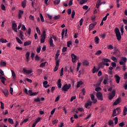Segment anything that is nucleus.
Instances as JSON below:
<instances>
[{
	"label": "nucleus",
	"mask_w": 127,
	"mask_h": 127,
	"mask_svg": "<svg viewBox=\"0 0 127 127\" xmlns=\"http://www.w3.org/2000/svg\"><path fill=\"white\" fill-rule=\"evenodd\" d=\"M115 32L116 35L117 40H118V41H120L121 39H122V36L121 35V32H120V30L119 29V28H116L115 29Z\"/></svg>",
	"instance_id": "obj_1"
},
{
	"label": "nucleus",
	"mask_w": 127,
	"mask_h": 127,
	"mask_svg": "<svg viewBox=\"0 0 127 127\" xmlns=\"http://www.w3.org/2000/svg\"><path fill=\"white\" fill-rule=\"evenodd\" d=\"M71 88V84H65L64 85L63 88H62V91H64V92H68V90Z\"/></svg>",
	"instance_id": "obj_2"
},
{
	"label": "nucleus",
	"mask_w": 127,
	"mask_h": 127,
	"mask_svg": "<svg viewBox=\"0 0 127 127\" xmlns=\"http://www.w3.org/2000/svg\"><path fill=\"white\" fill-rule=\"evenodd\" d=\"M46 38V31L44 30L43 31L42 35L41 38V43H44L45 42V39Z\"/></svg>",
	"instance_id": "obj_3"
},
{
	"label": "nucleus",
	"mask_w": 127,
	"mask_h": 127,
	"mask_svg": "<svg viewBox=\"0 0 127 127\" xmlns=\"http://www.w3.org/2000/svg\"><path fill=\"white\" fill-rule=\"evenodd\" d=\"M127 58L122 57L121 58V61L119 62V64H120V65H125V64L127 63Z\"/></svg>",
	"instance_id": "obj_4"
},
{
	"label": "nucleus",
	"mask_w": 127,
	"mask_h": 127,
	"mask_svg": "<svg viewBox=\"0 0 127 127\" xmlns=\"http://www.w3.org/2000/svg\"><path fill=\"white\" fill-rule=\"evenodd\" d=\"M96 97L98 100H100V101H103V94L101 92H97L96 93Z\"/></svg>",
	"instance_id": "obj_5"
},
{
	"label": "nucleus",
	"mask_w": 127,
	"mask_h": 127,
	"mask_svg": "<svg viewBox=\"0 0 127 127\" xmlns=\"http://www.w3.org/2000/svg\"><path fill=\"white\" fill-rule=\"evenodd\" d=\"M102 60H103V63H104V66H109L110 64H109V63H108V62H111V61H110V60L107 59V58H104L102 59Z\"/></svg>",
	"instance_id": "obj_6"
},
{
	"label": "nucleus",
	"mask_w": 127,
	"mask_h": 127,
	"mask_svg": "<svg viewBox=\"0 0 127 127\" xmlns=\"http://www.w3.org/2000/svg\"><path fill=\"white\" fill-rule=\"evenodd\" d=\"M60 55V50H58L57 51V53L56 54L55 59L56 60V62H60V60H58V57H59V56Z\"/></svg>",
	"instance_id": "obj_7"
},
{
	"label": "nucleus",
	"mask_w": 127,
	"mask_h": 127,
	"mask_svg": "<svg viewBox=\"0 0 127 127\" xmlns=\"http://www.w3.org/2000/svg\"><path fill=\"white\" fill-rule=\"evenodd\" d=\"M116 96V90H113L110 95H109V100H113V98Z\"/></svg>",
	"instance_id": "obj_8"
},
{
	"label": "nucleus",
	"mask_w": 127,
	"mask_h": 127,
	"mask_svg": "<svg viewBox=\"0 0 127 127\" xmlns=\"http://www.w3.org/2000/svg\"><path fill=\"white\" fill-rule=\"evenodd\" d=\"M122 102V98L119 97L115 102H114L113 103V106H117V105H119L120 103Z\"/></svg>",
	"instance_id": "obj_9"
},
{
	"label": "nucleus",
	"mask_w": 127,
	"mask_h": 127,
	"mask_svg": "<svg viewBox=\"0 0 127 127\" xmlns=\"http://www.w3.org/2000/svg\"><path fill=\"white\" fill-rule=\"evenodd\" d=\"M71 57L72 58V62L73 63H75V62H76L77 61V56L76 55H75V54H72L71 55Z\"/></svg>",
	"instance_id": "obj_10"
},
{
	"label": "nucleus",
	"mask_w": 127,
	"mask_h": 127,
	"mask_svg": "<svg viewBox=\"0 0 127 127\" xmlns=\"http://www.w3.org/2000/svg\"><path fill=\"white\" fill-rule=\"evenodd\" d=\"M115 78L116 82L117 84L120 83V81H121V77L118 75V74H116L114 76Z\"/></svg>",
	"instance_id": "obj_11"
},
{
	"label": "nucleus",
	"mask_w": 127,
	"mask_h": 127,
	"mask_svg": "<svg viewBox=\"0 0 127 127\" xmlns=\"http://www.w3.org/2000/svg\"><path fill=\"white\" fill-rule=\"evenodd\" d=\"M18 37L20 38V39L22 40H23V38L24 37V32L22 31H20L19 34L18 35Z\"/></svg>",
	"instance_id": "obj_12"
},
{
	"label": "nucleus",
	"mask_w": 127,
	"mask_h": 127,
	"mask_svg": "<svg viewBox=\"0 0 127 127\" xmlns=\"http://www.w3.org/2000/svg\"><path fill=\"white\" fill-rule=\"evenodd\" d=\"M12 28L15 32H17V25H16V23L12 24Z\"/></svg>",
	"instance_id": "obj_13"
},
{
	"label": "nucleus",
	"mask_w": 127,
	"mask_h": 127,
	"mask_svg": "<svg viewBox=\"0 0 127 127\" xmlns=\"http://www.w3.org/2000/svg\"><path fill=\"white\" fill-rule=\"evenodd\" d=\"M38 94V92H32V90H29V96H35V95H37Z\"/></svg>",
	"instance_id": "obj_14"
},
{
	"label": "nucleus",
	"mask_w": 127,
	"mask_h": 127,
	"mask_svg": "<svg viewBox=\"0 0 127 127\" xmlns=\"http://www.w3.org/2000/svg\"><path fill=\"white\" fill-rule=\"evenodd\" d=\"M49 43H50V45L51 47H54V46H55V45L53 43V39H52V37H51L50 38Z\"/></svg>",
	"instance_id": "obj_15"
},
{
	"label": "nucleus",
	"mask_w": 127,
	"mask_h": 127,
	"mask_svg": "<svg viewBox=\"0 0 127 127\" xmlns=\"http://www.w3.org/2000/svg\"><path fill=\"white\" fill-rule=\"evenodd\" d=\"M23 71L24 73H26V74H31L32 73V70H26L25 68H23Z\"/></svg>",
	"instance_id": "obj_16"
},
{
	"label": "nucleus",
	"mask_w": 127,
	"mask_h": 127,
	"mask_svg": "<svg viewBox=\"0 0 127 127\" xmlns=\"http://www.w3.org/2000/svg\"><path fill=\"white\" fill-rule=\"evenodd\" d=\"M56 66L54 68V72H56V71L58 70V68L59 67V62H56Z\"/></svg>",
	"instance_id": "obj_17"
},
{
	"label": "nucleus",
	"mask_w": 127,
	"mask_h": 127,
	"mask_svg": "<svg viewBox=\"0 0 127 127\" xmlns=\"http://www.w3.org/2000/svg\"><path fill=\"white\" fill-rule=\"evenodd\" d=\"M58 87L59 89H61L62 87V84H61V79H59L57 83Z\"/></svg>",
	"instance_id": "obj_18"
},
{
	"label": "nucleus",
	"mask_w": 127,
	"mask_h": 127,
	"mask_svg": "<svg viewBox=\"0 0 127 127\" xmlns=\"http://www.w3.org/2000/svg\"><path fill=\"white\" fill-rule=\"evenodd\" d=\"M96 23H93V24H90L89 26V29L90 30H92V29H93V28H94V27H95V26H96Z\"/></svg>",
	"instance_id": "obj_19"
},
{
	"label": "nucleus",
	"mask_w": 127,
	"mask_h": 127,
	"mask_svg": "<svg viewBox=\"0 0 127 127\" xmlns=\"http://www.w3.org/2000/svg\"><path fill=\"white\" fill-rule=\"evenodd\" d=\"M28 45H31V41H26L24 43V46H28Z\"/></svg>",
	"instance_id": "obj_20"
},
{
	"label": "nucleus",
	"mask_w": 127,
	"mask_h": 127,
	"mask_svg": "<svg viewBox=\"0 0 127 127\" xmlns=\"http://www.w3.org/2000/svg\"><path fill=\"white\" fill-rule=\"evenodd\" d=\"M23 11L20 10L19 11V14H18V18H21L22 17V14H23Z\"/></svg>",
	"instance_id": "obj_21"
},
{
	"label": "nucleus",
	"mask_w": 127,
	"mask_h": 127,
	"mask_svg": "<svg viewBox=\"0 0 127 127\" xmlns=\"http://www.w3.org/2000/svg\"><path fill=\"white\" fill-rule=\"evenodd\" d=\"M102 4V3L101 2V0H97V1L96 2V7L97 8H99L100 7V5Z\"/></svg>",
	"instance_id": "obj_22"
},
{
	"label": "nucleus",
	"mask_w": 127,
	"mask_h": 127,
	"mask_svg": "<svg viewBox=\"0 0 127 127\" xmlns=\"http://www.w3.org/2000/svg\"><path fill=\"white\" fill-rule=\"evenodd\" d=\"M2 93L4 94V96H5V97H8V90H7V89L4 90L2 91Z\"/></svg>",
	"instance_id": "obj_23"
},
{
	"label": "nucleus",
	"mask_w": 127,
	"mask_h": 127,
	"mask_svg": "<svg viewBox=\"0 0 127 127\" xmlns=\"http://www.w3.org/2000/svg\"><path fill=\"white\" fill-rule=\"evenodd\" d=\"M99 68H103L104 67V61L102 60V62H100L98 64Z\"/></svg>",
	"instance_id": "obj_24"
},
{
	"label": "nucleus",
	"mask_w": 127,
	"mask_h": 127,
	"mask_svg": "<svg viewBox=\"0 0 127 127\" xmlns=\"http://www.w3.org/2000/svg\"><path fill=\"white\" fill-rule=\"evenodd\" d=\"M106 77L104 78V81H103V84L104 85H107L108 84V75H106Z\"/></svg>",
	"instance_id": "obj_25"
},
{
	"label": "nucleus",
	"mask_w": 127,
	"mask_h": 127,
	"mask_svg": "<svg viewBox=\"0 0 127 127\" xmlns=\"http://www.w3.org/2000/svg\"><path fill=\"white\" fill-rule=\"evenodd\" d=\"M21 5L23 8H24V7L26 6V0H24V1H23L22 2Z\"/></svg>",
	"instance_id": "obj_26"
},
{
	"label": "nucleus",
	"mask_w": 127,
	"mask_h": 127,
	"mask_svg": "<svg viewBox=\"0 0 127 127\" xmlns=\"http://www.w3.org/2000/svg\"><path fill=\"white\" fill-rule=\"evenodd\" d=\"M99 41H100V39H99V37L98 36L95 37V42L96 44H99Z\"/></svg>",
	"instance_id": "obj_27"
},
{
	"label": "nucleus",
	"mask_w": 127,
	"mask_h": 127,
	"mask_svg": "<svg viewBox=\"0 0 127 127\" xmlns=\"http://www.w3.org/2000/svg\"><path fill=\"white\" fill-rule=\"evenodd\" d=\"M60 1H61V0H55L54 1V4L57 5V4H59V3H60Z\"/></svg>",
	"instance_id": "obj_28"
},
{
	"label": "nucleus",
	"mask_w": 127,
	"mask_h": 127,
	"mask_svg": "<svg viewBox=\"0 0 127 127\" xmlns=\"http://www.w3.org/2000/svg\"><path fill=\"white\" fill-rule=\"evenodd\" d=\"M117 115H118L117 114V110L114 109L112 113V117H117Z\"/></svg>",
	"instance_id": "obj_29"
},
{
	"label": "nucleus",
	"mask_w": 127,
	"mask_h": 127,
	"mask_svg": "<svg viewBox=\"0 0 127 127\" xmlns=\"http://www.w3.org/2000/svg\"><path fill=\"white\" fill-rule=\"evenodd\" d=\"M81 85H83V82L82 81H79L77 82V84L76 85V87L77 88H80Z\"/></svg>",
	"instance_id": "obj_30"
},
{
	"label": "nucleus",
	"mask_w": 127,
	"mask_h": 127,
	"mask_svg": "<svg viewBox=\"0 0 127 127\" xmlns=\"http://www.w3.org/2000/svg\"><path fill=\"white\" fill-rule=\"evenodd\" d=\"M0 66H3L4 67L6 66V63L5 62L1 61Z\"/></svg>",
	"instance_id": "obj_31"
},
{
	"label": "nucleus",
	"mask_w": 127,
	"mask_h": 127,
	"mask_svg": "<svg viewBox=\"0 0 127 127\" xmlns=\"http://www.w3.org/2000/svg\"><path fill=\"white\" fill-rule=\"evenodd\" d=\"M16 40H17V42L19 43V44H22L23 42H22L20 39H19L18 37L16 38Z\"/></svg>",
	"instance_id": "obj_32"
},
{
	"label": "nucleus",
	"mask_w": 127,
	"mask_h": 127,
	"mask_svg": "<svg viewBox=\"0 0 127 127\" xmlns=\"http://www.w3.org/2000/svg\"><path fill=\"white\" fill-rule=\"evenodd\" d=\"M40 51H41V46H39V47L37 48L36 52L37 53H40Z\"/></svg>",
	"instance_id": "obj_33"
},
{
	"label": "nucleus",
	"mask_w": 127,
	"mask_h": 127,
	"mask_svg": "<svg viewBox=\"0 0 127 127\" xmlns=\"http://www.w3.org/2000/svg\"><path fill=\"white\" fill-rule=\"evenodd\" d=\"M89 65V62L87 61H84L83 62V66H88Z\"/></svg>",
	"instance_id": "obj_34"
},
{
	"label": "nucleus",
	"mask_w": 127,
	"mask_h": 127,
	"mask_svg": "<svg viewBox=\"0 0 127 127\" xmlns=\"http://www.w3.org/2000/svg\"><path fill=\"white\" fill-rule=\"evenodd\" d=\"M127 107H124V116H127Z\"/></svg>",
	"instance_id": "obj_35"
},
{
	"label": "nucleus",
	"mask_w": 127,
	"mask_h": 127,
	"mask_svg": "<svg viewBox=\"0 0 127 127\" xmlns=\"http://www.w3.org/2000/svg\"><path fill=\"white\" fill-rule=\"evenodd\" d=\"M116 111L118 112L117 115H120V113L122 112V110H121V108L119 107H117L116 109Z\"/></svg>",
	"instance_id": "obj_36"
},
{
	"label": "nucleus",
	"mask_w": 127,
	"mask_h": 127,
	"mask_svg": "<svg viewBox=\"0 0 127 127\" xmlns=\"http://www.w3.org/2000/svg\"><path fill=\"white\" fill-rule=\"evenodd\" d=\"M60 15H58V16H55L54 17V19L55 20H58V19H60Z\"/></svg>",
	"instance_id": "obj_37"
},
{
	"label": "nucleus",
	"mask_w": 127,
	"mask_h": 127,
	"mask_svg": "<svg viewBox=\"0 0 127 127\" xmlns=\"http://www.w3.org/2000/svg\"><path fill=\"white\" fill-rule=\"evenodd\" d=\"M11 72L13 79H15V73H14V71L12 70H11Z\"/></svg>",
	"instance_id": "obj_38"
},
{
	"label": "nucleus",
	"mask_w": 127,
	"mask_h": 127,
	"mask_svg": "<svg viewBox=\"0 0 127 127\" xmlns=\"http://www.w3.org/2000/svg\"><path fill=\"white\" fill-rule=\"evenodd\" d=\"M40 17L41 18L42 22H44V18L43 17V15H42V14H40Z\"/></svg>",
	"instance_id": "obj_39"
},
{
	"label": "nucleus",
	"mask_w": 127,
	"mask_h": 127,
	"mask_svg": "<svg viewBox=\"0 0 127 127\" xmlns=\"http://www.w3.org/2000/svg\"><path fill=\"white\" fill-rule=\"evenodd\" d=\"M111 59L112 60H113V61H114V62H118V60L117 59V58L115 57L114 56H112Z\"/></svg>",
	"instance_id": "obj_40"
},
{
	"label": "nucleus",
	"mask_w": 127,
	"mask_h": 127,
	"mask_svg": "<svg viewBox=\"0 0 127 127\" xmlns=\"http://www.w3.org/2000/svg\"><path fill=\"white\" fill-rule=\"evenodd\" d=\"M114 121H115V125H118V123L119 122V119H118V117H115L114 119Z\"/></svg>",
	"instance_id": "obj_41"
},
{
	"label": "nucleus",
	"mask_w": 127,
	"mask_h": 127,
	"mask_svg": "<svg viewBox=\"0 0 127 127\" xmlns=\"http://www.w3.org/2000/svg\"><path fill=\"white\" fill-rule=\"evenodd\" d=\"M23 91L24 93H25V94H27V95H29V90H27V89L24 88Z\"/></svg>",
	"instance_id": "obj_42"
},
{
	"label": "nucleus",
	"mask_w": 127,
	"mask_h": 127,
	"mask_svg": "<svg viewBox=\"0 0 127 127\" xmlns=\"http://www.w3.org/2000/svg\"><path fill=\"white\" fill-rule=\"evenodd\" d=\"M8 122L9 124H11L12 125L13 124V120L11 118L8 119Z\"/></svg>",
	"instance_id": "obj_43"
},
{
	"label": "nucleus",
	"mask_w": 127,
	"mask_h": 127,
	"mask_svg": "<svg viewBox=\"0 0 127 127\" xmlns=\"http://www.w3.org/2000/svg\"><path fill=\"white\" fill-rule=\"evenodd\" d=\"M111 64H112V66L113 68H116V67H117V63L113 62L112 63H111Z\"/></svg>",
	"instance_id": "obj_44"
},
{
	"label": "nucleus",
	"mask_w": 127,
	"mask_h": 127,
	"mask_svg": "<svg viewBox=\"0 0 127 127\" xmlns=\"http://www.w3.org/2000/svg\"><path fill=\"white\" fill-rule=\"evenodd\" d=\"M46 63H47V62H45V63H42L40 65V67L41 68H43V67L45 65V64H46Z\"/></svg>",
	"instance_id": "obj_45"
},
{
	"label": "nucleus",
	"mask_w": 127,
	"mask_h": 127,
	"mask_svg": "<svg viewBox=\"0 0 127 127\" xmlns=\"http://www.w3.org/2000/svg\"><path fill=\"white\" fill-rule=\"evenodd\" d=\"M84 21V19H83V18H82L80 21H79V25H80V26H82V25H83V21Z\"/></svg>",
	"instance_id": "obj_46"
},
{
	"label": "nucleus",
	"mask_w": 127,
	"mask_h": 127,
	"mask_svg": "<svg viewBox=\"0 0 127 127\" xmlns=\"http://www.w3.org/2000/svg\"><path fill=\"white\" fill-rule=\"evenodd\" d=\"M87 1H88V0H81L80 3V4H84V3H85V2H87Z\"/></svg>",
	"instance_id": "obj_47"
},
{
	"label": "nucleus",
	"mask_w": 127,
	"mask_h": 127,
	"mask_svg": "<svg viewBox=\"0 0 127 127\" xmlns=\"http://www.w3.org/2000/svg\"><path fill=\"white\" fill-rule=\"evenodd\" d=\"M40 59V57L38 56V55H36L35 57V60H37V61H39Z\"/></svg>",
	"instance_id": "obj_48"
},
{
	"label": "nucleus",
	"mask_w": 127,
	"mask_h": 127,
	"mask_svg": "<svg viewBox=\"0 0 127 127\" xmlns=\"http://www.w3.org/2000/svg\"><path fill=\"white\" fill-rule=\"evenodd\" d=\"M0 7L2 9V10H5V6H4V4H1L0 5Z\"/></svg>",
	"instance_id": "obj_49"
},
{
	"label": "nucleus",
	"mask_w": 127,
	"mask_h": 127,
	"mask_svg": "<svg viewBox=\"0 0 127 127\" xmlns=\"http://www.w3.org/2000/svg\"><path fill=\"white\" fill-rule=\"evenodd\" d=\"M30 54V53L27 52L25 55L26 59H28L29 58V55Z\"/></svg>",
	"instance_id": "obj_50"
},
{
	"label": "nucleus",
	"mask_w": 127,
	"mask_h": 127,
	"mask_svg": "<svg viewBox=\"0 0 127 127\" xmlns=\"http://www.w3.org/2000/svg\"><path fill=\"white\" fill-rule=\"evenodd\" d=\"M100 54H102V51L99 50L98 51H97L96 53H95V55H100Z\"/></svg>",
	"instance_id": "obj_51"
},
{
	"label": "nucleus",
	"mask_w": 127,
	"mask_h": 127,
	"mask_svg": "<svg viewBox=\"0 0 127 127\" xmlns=\"http://www.w3.org/2000/svg\"><path fill=\"white\" fill-rule=\"evenodd\" d=\"M72 44V41H69L67 42V47H70V45Z\"/></svg>",
	"instance_id": "obj_52"
},
{
	"label": "nucleus",
	"mask_w": 127,
	"mask_h": 127,
	"mask_svg": "<svg viewBox=\"0 0 127 127\" xmlns=\"http://www.w3.org/2000/svg\"><path fill=\"white\" fill-rule=\"evenodd\" d=\"M76 12H75V10H73L72 11V13H71V17L72 18H74V16H75V14Z\"/></svg>",
	"instance_id": "obj_53"
},
{
	"label": "nucleus",
	"mask_w": 127,
	"mask_h": 127,
	"mask_svg": "<svg viewBox=\"0 0 127 127\" xmlns=\"http://www.w3.org/2000/svg\"><path fill=\"white\" fill-rule=\"evenodd\" d=\"M101 90H102V88L100 87H98L95 88V91L96 92H99Z\"/></svg>",
	"instance_id": "obj_54"
},
{
	"label": "nucleus",
	"mask_w": 127,
	"mask_h": 127,
	"mask_svg": "<svg viewBox=\"0 0 127 127\" xmlns=\"http://www.w3.org/2000/svg\"><path fill=\"white\" fill-rule=\"evenodd\" d=\"M40 120H41V118H37L36 119V121L35 122V123L36 124H37V123H39V122H40Z\"/></svg>",
	"instance_id": "obj_55"
},
{
	"label": "nucleus",
	"mask_w": 127,
	"mask_h": 127,
	"mask_svg": "<svg viewBox=\"0 0 127 127\" xmlns=\"http://www.w3.org/2000/svg\"><path fill=\"white\" fill-rule=\"evenodd\" d=\"M21 29L23 31H25V30H26V28L24 25H22Z\"/></svg>",
	"instance_id": "obj_56"
},
{
	"label": "nucleus",
	"mask_w": 127,
	"mask_h": 127,
	"mask_svg": "<svg viewBox=\"0 0 127 127\" xmlns=\"http://www.w3.org/2000/svg\"><path fill=\"white\" fill-rule=\"evenodd\" d=\"M67 51V47H64L63 48L62 52H66Z\"/></svg>",
	"instance_id": "obj_57"
},
{
	"label": "nucleus",
	"mask_w": 127,
	"mask_h": 127,
	"mask_svg": "<svg viewBox=\"0 0 127 127\" xmlns=\"http://www.w3.org/2000/svg\"><path fill=\"white\" fill-rule=\"evenodd\" d=\"M109 126H114V122H113V121H112V120H110L109 122Z\"/></svg>",
	"instance_id": "obj_58"
},
{
	"label": "nucleus",
	"mask_w": 127,
	"mask_h": 127,
	"mask_svg": "<svg viewBox=\"0 0 127 127\" xmlns=\"http://www.w3.org/2000/svg\"><path fill=\"white\" fill-rule=\"evenodd\" d=\"M36 31L37 32L38 34H40L41 32H40V30L39 29V27H37L36 28Z\"/></svg>",
	"instance_id": "obj_59"
},
{
	"label": "nucleus",
	"mask_w": 127,
	"mask_h": 127,
	"mask_svg": "<svg viewBox=\"0 0 127 127\" xmlns=\"http://www.w3.org/2000/svg\"><path fill=\"white\" fill-rule=\"evenodd\" d=\"M52 123H53V125H56V124H57L58 123V120H53Z\"/></svg>",
	"instance_id": "obj_60"
},
{
	"label": "nucleus",
	"mask_w": 127,
	"mask_h": 127,
	"mask_svg": "<svg viewBox=\"0 0 127 127\" xmlns=\"http://www.w3.org/2000/svg\"><path fill=\"white\" fill-rule=\"evenodd\" d=\"M90 97L91 98L92 101H94V100H95V95H94V94H91L90 95Z\"/></svg>",
	"instance_id": "obj_61"
},
{
	"label": "nucleus",
	"mask_w": 127,
	"mask_h": 127,
	"mask_svg": "<svg viewBox=\"0 0 127 127\" xmlns=\"http://www.w3.org/2000/svg\"><path fill=\"white\" fill-rule=\"evenodd\" d=\"M123 21L124 24H126V25H127V19H123Z\"/></svg>",
	"instance_id": "obj_62"
},
{
	"label": "nucleus",
	"mask_w": 127,
	"mask_h": 127,
	"mask_svg": "<svg viewBox=\"0 0 127 127\" xmlns=\"http://www.w3.org/2000/svg\"><path fill=\"white\" fill-rule=\"evenodd\" d=\"M34 102H40V98H39V97H38L37 98L35 99Z\"/></svg>",
	"instance_id": "obj_63"
},
{
	"label": "nucleus",
	"mask_w": 127,
	"mask_h": 127,
	"mask_svg": "<svg viewBox=\"0 0 127 127\" xmlns=\"http://www.w3.org/2000/svg\"><path fill=\"white\" fill-rule=\"evenodd\" d=\"M125 90H127V82H126L124 86Z\"/></svg>",
	"instance_id": "obj_64"
}]
</instances>
